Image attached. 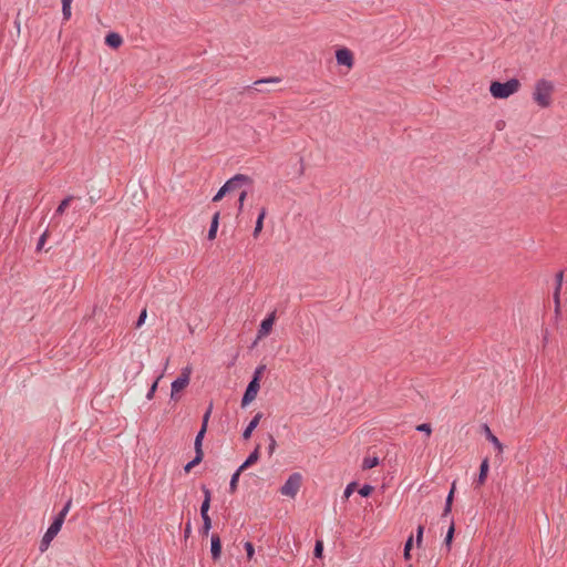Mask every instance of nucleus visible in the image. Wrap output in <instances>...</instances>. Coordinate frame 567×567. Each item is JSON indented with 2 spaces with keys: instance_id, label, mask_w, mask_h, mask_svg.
<instances>
[{
  "instance_id": "12",
  "label": "nucleus",
  "mask_w": 567,
  "mask_h": 567,
  "mask_svg": "<svg viewBox=\"0 0 567 567\" xmlns=\"http://www.w3.org/2000/svg\"><path fill=\"white\" fill-rule=\"evenodd\" d=\"M223 545L218 534L214 533L210 537V555L213 561H218L221 556Z\"/></svg>"
},
{
  "instance_id": "48",
  "label": "nucleus",
  "mask_w": 567,
  "mask_h": 567,
  "mask_svg": "<svg viewBox=\"0 0 567 567\" xmlns=\"http://www.w3.org/2000/svg\"><path fill=\"white\" fill-rule=\"evenodd\" d=\"M73 0H61L62 2V7L65 8V7H71V3H72Z\"/></svg>"
},
{
  "instance_id": "3",
  "label": "nucleus",
  "mask_w": 567,
  "mask_h": 567,
  "mask_svg": "<svg viewBox=\"0 0 567 567\" xmlns=\"http://www.w3.org/2000/svg\"><path fill=\"white\" fill-rule=\"evenodd\" d=\"M554 92L553 82L540 79L535 84V90L533 92V100L540 107H548L551 104V94Z\"/></svg>"
},
{
  "instance_id": "21",
  "label": "nucleus",
  "mask_w": 567,
  "mask_h": 567,
  "mask_svg": "<svg viewBox=\"0 0 567 567\" xmlns=\"http://www.w3.org/2000/svg\"><path fill=\"white\" fill-rule=\"evenodd\" d=\"M266 208L262 207L259 212V215L257 217V220H256V225H255V229H254V233H252V236L255 238H257L259 236V234L261 233L262 230V227H264V219L266 217Z\"/></svg>"
},
{
  "instance_id": "45",
  "label": "nucleus",
  "mask_w": 567,
  "mask_h": 567,
  "mask_svg": "<svg viewBox=\"0 0 567 567\" xmlns=\"http://www.w3.org/2000/svg\"><path fill=\"white\" fill-rule=\"evenodd\" d=\"M300 167L298 169V176H302L305 174V165H303V158H299Z\"/></svg>"
},
{
  "instance_id": "43",
  "label": "nucleus",
  "mask_w": 567,
  "mask_h": 567,
  "mask_svg": "<svg viewBox=\"0 0 567 567\" xmlns=\"http://www.w3.org/2000/svg\"><path fill=\"white\" fill-rule=\"evenodd\" d=\"M192 534V524H190V520H188L186 524H185V529H184V536L185 538H188Z\"/></svg>"
},
{
  "instance_id": "44",
  "label": "nucleus",
  "mask_w": 567,
  "mask_h": 567,
  "mask_svg": "<svg viewBox=\"0 0 567 567\" xmlns=\"http://www.w3.org/2000/svg\"><path fill=\"white\" fill-rule=\"evenodd\" d=\"M413 548V535H410L404 544V549L412 550Z\"/></svg>"
},
{
  "instance_id": "9",
  "label": "nucleus",
  "mask_w": 567,
  "mask_h": 567,
  "mask_svg": "<svg viewBox=\"0 0 567 567\" xmlns=\"http://www.w3.org/2000/svg\"><path fill=\"white\" fill-rule=\"evenodd\" d=\"M276 321V311L270 312L259 324L257 337L258 339L267 337Z\"/></svg>"
},
{
  "instance_id": "39",
  "label": "nucleus",
  "mask_w": 567,
  "mask_h": 567,
  "mask_svg": "<svg viewBox=\"0 0 567 567\" xmlns=\"http://www.w3.org/2000/svg\"><path fill=\"white\" fill-rule=\"evenodd\" d=\"M146 316H147L146 309H143L135 322V328L142 327V324L145 322Z\"/></svg>"
},
{
  "instance_id": "52",
  "label": "nucleus",
  "mask_w": 567,
  "mask_h": 567,
  "mask_svg": "<svg viewBox=\"0 0 567 567\" xmlns=\"http://www.w3.org/2000/svg\"><path fill=\"white\" fill-rule=\"evenodd\" d=\"M409 567H412V565H409Z\"/></svg>"
},
{
  "instance_id": "10",
  "label": "nucleus",
  "mask_w": 567,
  "mask_h": 567,
  "mask_svg": "<svg viewBox=\"0 0 567 567\" xmlns=\"http://www.w3.org/2000/svg\"><path fill=\"white\" fill-rule=\"evenodd\" d=\"M563 277H564L563 270L558 271L555 276L556 286L554 289L553 299L555 302L556 316H558L560 313V290H561V285H563Z\"/></svg>"
},
{
  "instance_id": "17",
  "label": "nucleus",
  "mask_w": 567,
  "mask_h": 567,
  "mask_svg": "<svg viewBox=\"0 0 567 567\" xmlns=\"http://www.w3.org/2000/svg\"><path fill=\"white\" fill-rule=\"evenodd\" d=\"M104 42L111 49H118L123 44V39L116 32H109L105 35Z\"/></svg>"
},
{
  "instance_id": "33",
  "label": "nucleus",
  "mask_w": 567,
  "mask_h": 567,
  "mask_svg": "<svg viewBox=\"0 0 567 567\" xmlns=\"http://www.w3.org/2000/svg\"><path fill=\"white\" fill-rule=\"evenodd\" d=\"M212 410H213V403L209 404V406L207 408L206 412L203 415L202 427H206L207 429L208 421H209V417H210V414H212Z\"/></svg>"
},
{
  "instance_id": "16",
  "label": "nucleus",
  "mask_w": 567,
  "mask_h": 567,
  "mask_svg": "<svg viewBox=\"0 0 567 567\" xmlns=\"http://www.w3.org/2000/svg\"><path fill=\"white\" fill-rule=\"evenodd\" d=\"M280 82H281V79L278 76L264 78V79L256 80L254 82V86H255L254 89L258 92H268L269 90L266 89V84L280 83Z\"/></svg>"
},
{
  "instance_id": "47",
  "label": "nucleus",
  "mask_w": 567,
  "mask_h": 567,
  "mask_svg": "<svg viewBox=\"0 0 567 567\" xmlns=\"http://www.w3.org/2000/svg\"><path fill=\"white\" fill-rule=\"evenodd\" d=\"M403 557L405 560H410L411 559V550L404 549Z\"/></svg>"
},
{
  "instance_id": "4",
  "label": "nucleus",
  "mask_w": 567,
  "mask_h": 567,
  "mask_svg": "<svg viewBox=\"0 0 567 567\" xmlns=\"http://www.w3.org/2000/svg\"><path fill=\"white\" fill-rule=\"evenodd\" d=\"M520 87L519 80L513 78L506 82L492 81L489 92L495 99H507Z\"/></svg>"
},
{
  "instance_id": "34",
  "label": "nucleus",
  "mask_w": 567,
  "mask_h": 567,
  "mask_svg": "<svg viewBox=\"0 0 567 567\" xmlns=\"http://www.w3.org/2000/svg\"><path fill=\"white\" fill-rule=\"evenodd\" d=\"M210 502L212 501H204L202 502V505H200V515L202 517H210L208 515V511H209V507H210Z\"/></svg>"
},
{
  "instance_id": "11",
  "label": "nucleus",
  "mask_w": 567,
  "mask_h": 567,
  "mask_svg": "<svg viewBox=\"0 0 567 567\" xmlns=\"http://www.w3.org/2000/svg\"><path fill=\"white\" fill-rule=\"evenodd\" d=\"M489 472V461L488 457H485L480 465V472L477 477L474 481V488L477 489L483 486L487 480Z\"/></svg>"
},
{
  "instance_id": "5",
  "label": "nucleus",
  "mask_w": 567,
  "mask_h": 567,
  "mask_svg": "<svg viewBox=\"0 0 567 567\" xmlns=\"http://www.w3.org/2000/svg\"><path fill=\"white\" fill-rule=\"evenodd\" d=\"M190 373H192V368L186 367L182 370L181 374L172 382V391H171L172 400H174V401L179 400V396L177 394L189 384Z\"/></svg>"
},
{
  "instance_id": "19",
  "label": "nucleus",
  "mask_w": 567,
  "mask_h": 567,
  "mask_svg": "<svg viewBox=\"0 0 567 567\" xmlns=\"http://www.w3.org/2000/svg\"><path fill=\"white\" fill-rule=\"evenodd\" d=\"M455 482L452 483L451 489L446 496L445 499V506L442 513V517H446L452 512L453 501H454V493H455Z\"/></svg>"
},
{
  "instance_id": "32",
  "label": "nucleus",
  "mask_w": 567,
  "mask_h": 567,
  "mask_svg": "<svg viewBox=\"0 0 567 567\" xmlns=\"http://www.w3.org/2000/svg\"><path fill=\"white\" fill-rule=\"evenodd\" d=\"M416 431L419 432H423L426 434V436L429 437L431 434H432V426L430 423H422V424H419L416 425Z\"/></svg>"
},
{
  "instance_id": "13",
  "label": "nucleus",
  "mask_w": 567,
  "mask_h": 567,
  "mask_svg": "<svg viewBox=\"0 0 567 567\" xmlns=\"http://www.w3.org/2000/svg\"><path fill=\"white\" fill-rule=\"evenodd\" d=\"M482 429L484 431L486 440L489 441L494 445V447L497 450L498 454H502L504 451L503 443L493 434V432L491 431V429L488 427L487 424H483Z\"/></svg>"
},
{
  "instance_id": "28",
  "label": "nucleus",
  "mask_w": 567,
  "mask_h": 567,
  "mask_svg": "<svg viewBox=\"0 0 567 567\" xmlns=\"http://www.w3.org/2000/svg\"><path fill=\"white\" fill-rule=\"evenodd\" d=\"M265 370H266V365H264V364L257 367L256 370L254 371V374H252L250 381H255V383L260 384V380L262 378Z\"/></svg>"
},
{
  "instance_id": "18",
  "label": "nucleus",
  "mask_w": 567,
  "mask_h": 567,
  "mask_svg": "<svg viewBox=\"0 0 567 567\" xmlns=\"http://www.w3.org/2000/svg\"><path fill=\"white\" fill-rule=\"evenodd\" d=\"M219 219H220V212L217 210L212 217L210 226H209L208 234H207L208 240H214L216 238L218 226H219Z\"/></svg>"
},
{
  "instance_id": "41",
  "label": "nucleus",
  "mask_w": 567,
  "mask_h": 567,
  "mask_svg": "<svg viewBox=\"0 0 567 567\" xmlns=\"http://www.w3.org/2000/svg\"><path fill=\"white\" fill-rule=\"evenodd\" d=\"M200 488L204 494V501H212L210 489L205 484H203Z\"/></svg>"
},
{
  "instance_id": "46",
  "label": "nucleus",
  "mask_w": 567,
  "mask_h": 567,
  "mask_svg": "<svg viewBox=\"0 0 567 567\" xmlns=\"http://www.w3.org/2000/svg\"><path fill=\"white\" fill-rule=\"evenodd\" d=\"M246 197H247V192L246 190L240 192L239 197H238V204H244Z\"/></svg>"
},
{
  "instance_id": "30",
  "label": "nucleus",
  "mask_w": 567,
  "mask_h": 567,
  "mask_svg": "<svg viewBox=\"0 0 567 567\" xmlns=\"http://www.w3.org/2000/svg\"><path fill=\"white\" fill-rule=\"evenodd\" d=\"M323 554V542L322 540H316L315 548H313V556L316 558H321Z\"/></svg>"
},
{
  "instance_id": "29",
  "label": "nucleus",
  "mask_w": 567,
  "mask_h": 567,
  "mask_svg": "<svg viewBox=\"0 0 567 567\" xmlns=\"http://www.w3.org/2000/svg\"><path fill=\"white\" fill-rule=\"evenodd\" d=\"M374 491V487L370 484H363L360 488H359V494L362 496V497H369L371 496V494L373 493Z\"/></svg>"
},
{
  "instance_id": "20",
  "label": "nucleus",
  "mask_w": 567,
  "mask_h": 567,
  "mask_svg": "<svg viewBox=\"0 0 567 567\" xmlns=\"http://www.w3.org/2000/svg\"><path fill=\"white\" fill-rule=\"evenodd\" d=\"M206 432H207V429L200 426V429L195 437V442H194L195 453L204 454L203 440L205 437Z\"/></svg>"
},
{
  "instance_id": "36",
  "label": "nucleus",
  "mask_w": 567,
  "mask_h": 567,
  "mask_svg": "<svg viewBox=\"0 0 567 567\" xmlns=\"http://www.w3.org/2000/svg\"><path fill=\"white\" fill-rule=\"evenodd\" d=\"M268 439H269L268 454L272 455V453L275 452V450L277 447V442L272 434H268Z\"/></svg>"
},
{
  "instance_id": "23",
  "label": "nucleus",
  "mask_w": 567,
  "mask_h": 567,
  "mask_svg": "<svg viewBox=\"0 0 567 567\" xmlns=\"http://www.w3.org/2000/svg\"><path fill=\"white\" fill-rule=\"evenodd\" d=\"M454 533H455V525H454V522L451 520L450 527H449L446 536L444 538V545H445L447 551L451 550V546H452L453 538H454Z\"/></svg>"
},
{
  "instance_id": "2",
  "label": "nucleus",
  "mask_w": 567,
  "mask_h": 567,
  "mask_svg": "<svg viewBox=\"0 0 567 567\" xmlns=\"http://www.w3.org/2000/svg\"><path fill=\"white\" fill-rule=\"evenodd\" d=\"M252 179L248 175L236 174L219 188L216 195L213 197L212 202L217 203L221 200L227 194L238 190L244 185H251Z\"/></svg>"
},
{
  "instance_id": "31",
  "label": "nucleus",
  "mask_w": 567,
  "mask_h": 567,
  "mask_svg": "<svg viewBox=\"0 0 567 567\" xmlns=\"http://www.w3.org/2000/svg\"><path fill=\"white\" fill-rule=\"evenodd\" d=\"M159 380H161V375L157 377L155 379V381L152 383V385L146 394L147 400H152L154 398Z\"/></svg>"
},
{
  "instance_id": "15",
  "label": "nucleus",
  "mask_w": 567,
  "mask_h": 567,
  "mask_svg": "<svg viewBox=\"0 0 567 567\" xmlns=\"http://www.w3.org/2000/svg\"><path fill=\"white\" fill-rule=\"evenodd\" d=\"M260 458V445H257L255 450L248 455L244 463L239 466V472H244L251 465L258 462Z\"/></svg>"
},
{
  "instance_id": "38",
  "label": "nucleus",
  "mask_w": 567,
  "mask_h": 567,
  "mask_svg": "<svg viewBox=\"0 0 567 567\" xmlns=\"http://www.w3.org/2000/svg\"><path fill=\"white\" fill-rule=\"evenodd\" d=\"M358 486V483L357 482H351L347 485L346 489H344V497L348 498L353 492L354 489L357 488Z\"/></svg>"
},
{
  "instance_id": "7",
  "label": "nucleus",
  "mask_w": 567,
  "mask_h": 567,
  "mask_svg": "<svg viewBox=\"0 0 567 567\" xmlns=\"http://www.w3.org/2000/svg\"><path fill=\"white\" fill-rule=\"evenodd\" d=\"M259 389H260V384L255 383V381H249V383L246 386V390L244 392V395L241 398V402H240L241 408H246L248 404H250L256 399Z\"/></svg>"
},
{
  "instance_id": "35",
  "label": "nucleus",
  "mask_w": 567,
  "mask_h": 567,
  "mask_svg": "<svg viewBox=\"0 0 567 567\" xmlns=\"http://www.w3.org/2000/svg\"><path fill=\"white\" fill-rule=\"evenodd\" d=\"M244 547H245V550L247 554V559L251 560L254 557V554H255V547H254L252 543L246 542Z\"/></svg>"
},
{
  "instance_id": "40",
  "label": "nucleus",
  "mask_w": 567,
  "mask_h": 567,
  "mask_svg": "<svg viewBox=\"0 0 567 567\" xmlns=\"http://www.w3.org/2000/svg\"><path fill=\"white\" fill-rule=\"evenodd\" d=\"M47 237H48V231H44V233L40 236V238H39V240H38V244H37V250H41V249L43 248V245H44V243H45V240H47Z\"/></svg>"
},
{
  "instance_id": "1",
  "label": "nucleus",
  "mask_w": 567,
  "mask_h": 567,
  "mask_svg": "<svg viewBox=\"0 0 567 567\" xmlns=\"http://www.w3.org/2000/svg\"><path fill=\"white\" fill-rule=\"evenodd\" d=\"M71 505H72V497H70L66 501L63 508L54 516L51 525L49 526V528L47 529L45 534L43 535V537L40 542L39 550L41 553H44L49 548L51 542L54 539V537L61 530L62 525L65 520L66 514L69 513V511L71 508Z\"/></svg>"
},
{
  "instance_id": "42",
  "label": "nucleus",
  "mask_w": 567,
  "mask_h": 567,
  "mask_svg": "<svg viewBox=\"0 0 567 567\" xmlns=\"http://www.w3.org/2000/svg\"><path fill=\"white\" fill-rule=\"evenodd\" d=\"M62 14H63V20H65V21L70 20V18H71V7H69V6L65 7V8L62 7Z\"/></svg>"
},
{
  "instance_id": "50",
  "label": "nucleus",
  "mask_w": 567,
  "mask_h": 567,
  "mask_svg": "<svg viewBox=\"0 0 567 567\" xmlns=\"http://www.w3.org/2000/svg\"><path fill=\"white\" fill-rule=\"evenodd\" d=\"M244 204H238V213L243 212Z\"/></svg>"
},
{
  "instance_id": "37",
  "label": "nucleus",
  "mask_w": 567,
  "mask_h": 567,
  "mask_svg": "<svg viewBox=\"0 0 567 567\" xmlns=\"http://www.w3.org/2000/svg\"><path fill=\"white\" fill-rule=\"evenodd\" d=\"M423 533H424V526L419 525L416 529V546L420 547L423 542Z\"/></svg>"
},
{
  "instance_id": "6",
  "label": "nucleus",
  "mask_w": 567,
  "mask_h": 567,
  "mask_svg": "<svg viewBox=\"0 0 567 567\" xmlns=\"http://www.w3.org/2000/svg\"><path fill=\"white\" fill-rule=\"evenodd\" d=\"M302 483V476L300 473H292L285 484L280 487V493L285 496L295 497L299 492Z\"/></svg>"
},
{
  "instance_id": "25",
  "label": "nucleus",
  "mask_w": 567,
  "mask_h": 567,
  "mask_svg": "<svg viewBox=\"0 0 567 567\" xmlns=\"http://www.w3.org/2000/svg\"><path fill=\"white\" fill-rule=\"evenodd\" d=\"M380 464V460L377 456H368L363 458L362 462V468L363 470H371Z\"/></svg>"
},
{
  "instance_id": "8",
  "label": "nucleus",
  "mask_w": 567,
  "mask_h": 567,
  "mask_svg": "<svg viewBox=\"0 0 567 567\" xmlns=\"http://www.w3.org/2000/svg\"><path fill=\"white\" fill-rule=\"evenodd\" d=\"M336 60L339 65L352 68L354 63V56L351 50L348 48H340L336 51Z\"/></svg>"
},
{
  "instance_id": "49",
  "label": "nucleus",
  "mask_w": 567,
  "mask_h": 567,
  "mask_svg": "<svg viewBox=\"0 0 567 567\" xmlns=\"http://www.w3.org/2000/svg\"><path fill=\"white\" fill-rule=\"evenodd\" d=\"M14 25H16V28H17V32H18V34H19V33H20V21L18 20V18H17V19H16V21H14Z\"/></svg>"
},
{
  "instance_id": "14",
  "label": "nucleus",
  "mask_w": 567,
  "mask_h": 567,
  "mask_svg": "<svg viewBox=\"0 0 567 567\" xmlns=\"http://www.w3.org/2000/svg\"><path fill=\"white\" fill-rule=\"evenodd\" d=\"M264 414L261 412H258L248 423V425L245 427L243 432V439L249 440L251 437L252 432L258 426L260 420L262 419Z\"/></svg>"
},
{
  "instance_id": "24",
  "label": "nucleus",
  "mask_w": 567,
  "mask_h": 567,
  "mask_svg": "<svg viewBox=\"0 0 567 567\" xmlns=\"http://www.w3.org/2000/svg\"><path fill=\"white\" fill-rule=\"evenodd\" d=\"M204 458V454L195 453V456L192 461H189L185 466V473H189L195 466H197Z\"/></svg>"
},
{
  "instance_id": "51",
  "label": "nucleus",
  "mask_w": 567,
  "mask_h": 567,
  "mask_svg": "<svg viewBox=\"0 0 567 567\" xmlns=\"http://www.w3.org/2000/svg\"><path fill=\"white\" fill-rule=\"evenodd\" d=\"M94 202H95V198L91 197V198H90V203H91V205H92V204H94Z\"/></svg>"
},
{
  "instance_id": "26",
  "label": "nucleus",
  "mask_w": 567,
  "mask_h": 567,
  "mask_svg": "<svg viewBox=\"0 0 567 567\" xmlns=\"http://www.w3.org/2000/svg\"><path fill=\"white\" fill-rule=\"evenodd\" d=\"M243 472H239V467L235 471V473L231 475L230 482H229V493L234 494L237 491L238 482L240 474Z\"/></svg>"
},
{
  "instance_id": "27",
  "label": "nucleus",
  "mask_w": 567,
  "mask_h": 567,
  "mask_svg": "<svg viewBox=\"0 0 567 567\" xmlns=\"http://www.w3.org/2000/svg\"><path fill=\"white\" fill-rule=\"evenodd\" d=\"M203 519V525L199 529V533L203 537H206L208 536V533L212 528V518L210 517H202Z\"/></svg>"
},
{
  "instance_id": "22",
  "label": "nucleus",
  "mask_w": 567,
  "mask_h": 567,
  "mask_svg": "<svg viewBox=\"0 0 567 567\" xmlns=\"http://www.w3.org/2000/svg\"><path fill=\"white\" fill-rule=\"evenodd\" d=\"M74 199V196L69 195L64 199H62L59 204V206L55 209L54 215L61 216L64 214L65 209L70 206L71 202Z\"/></svg>"
}]
</instances>
